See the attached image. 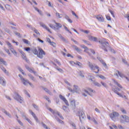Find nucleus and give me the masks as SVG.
<instances>
[{
  "label": "nucleus",
  "instance_id": "b1692460",
  "mask_svg": "<svg viewBox=\"0 0 129 129\" xmlns=\"http://www.w3.org/2000/svg\"><path fill=\"white\" fill-rule=\"evenodd\" d=\"M29 112H30L31 114L32 115V116L34 117V118L36 120V121H38V117H37V116L35 114V113L33 112L32 110H30Z\"/></svg>",
  "mask_w": 129,
  "mask_h": 129
},
{
  "label": "nucleus",
  "instance_id": "2eb2a0df",
  "mask_svg": "<svg viewBox=\"0 0 129 129\" xmlns=\"http://www.w3.org/2000/svg\"><path fill=\"white\" fill-rule=\"evenodd\" d=\"M52 64H53V65H54V66H55V67H54L55 69H56V70H57V71H58V72H60V73H64V71H63V70L60 68H59L58 66H57V64H56V63H54V62L52 61L51 62Z\"/></svg>",
  "mask_w": 129,
  "mask_h": 129
},
{
  "label": "nucleus",
  "instance_id": "c03bdc74",
  "mask_svg": "<svg viewBox=\"0 0 129 129\" xmlns=\"http://www.w3.org/2000/svg\"><path fill=\"white\" fill-rule=\"evenodd\" d=\"M76 65H78V66H79L80 67H82V63H81L80 62H77L76 63Z\"/></svg>",
  "mask_w": 129,
  "mask_h": 129
},
{
  "label": "nucleus",
  "instance_id": "e2e57ef3",
  "mask_svg": "<svg viewBox=\"0 0 129 129\" xmlns=\"http://www.w3.org/2000/svg\"><path fill=\"white\" fill-rule=\"evenodd\" d=\"M100 78H101V79H103L104 80L105 79V77L102 76V75H100L99 76Z\"/></svg>",
  "mask_w": 129,
  "mask_h": 129
},
{
  "label": "nucleus",
  "instance_id": "393cba45",
  "mask_svg": "<svg viewBox=\"0 0 129 129\" xmlns=\"http://www.w3.org/2000/svg\"><path fill=\"white\" fill-rule=\"evenodd\" d=\"M98 59L100 62H101V63L102 64V65H103V66H104L105 68H107V64H106V63H105V62H104V61L102 60L101 58H100V57H99Z\"/></svg>",
  "mask_w": 129,
  "mask_h": 129
},
{
  "label": "nucleus",
  "instance_id": "79ce46f5",
  "mask_svg": "<svg viewBox=\"0 0 129 129\" xmlns=\"http://www.w3.org/2000/svg\"><path fill=\"white\" fill-rule=\"evenodd\" d=\"M70 64L72 65V66H74V65H76V63L73 61H70Z\"/></svg>",
  "mask_w": 129,
  "mask_h": 129
},
{
  "label": "nucleus",
  "instance_id": "6ab92c4d",
  "mask_svg": "<svg viewBox=\"0 0 129 129\" xmlns=\"http://www.w3.org/2000/svg\"><path fill=\"white\" fill-rule=\"evenodd\" d=\"M70 105L73 108H75V107H76V101L75 99L72 100L70 101Z\"/></svg>",
  "mask_w": 129,
  "mask_h": 129
},
{
  "label": "nucleus",
  "instance_id": "052dcab7",
  "mask_svg": "<svg viewBox=\"0 0 129 129\" xmlns=\"http://www.w3.org/2000/svg\"><path fill=\"white\" fill-rule=\"evenodd\" d=\"M101 84H102V85H103V86H104V87H106V83L101 82Z\"/></svg>",
  "mask_w": 129,
  "mask_h": 129
},
{
  "label": "nucleus",
  "instance_id": "f3484780",
  "mask_svg": "<svg viewBox=\"0 0 129 129\" xmlns=\"http://www.w3.org/2000/svg\"><path fill=\"white\" fill-rule=\"evenodd\" d=\"M112 91H114L115 92V93L117 94V95H118L119 96H120L121 97V96H122L121 94L118 93V91H120V89H118V88H116L115 89L112 88Z\"/></svg>",
  "mask_w": 129,
  "mask_h": 129
},
{
  "label": "nucleus",
  "instance_id": "f704fd0d",
  "mask_svg": "<svg viewBox=\"0 0 129 129\" xmlns=\"http://www.w3.org/2000/svg\"><path fill=\"white\" fill-rule=\"evenodd\" d=\"M94 84L95 86H98V87H100V86H101V85L97 82H95Z\"/></svg>",
  "mask_w": 129,
  "mask_h": 129
},
{
  "label": "nucleus",
  "instance_id": "09e8293b",
  "mask_svg": "<svg viewBox=\"0 0 129 129\" xmlns=\"http://www.w3.org/2000/svg\"><path fill=\"white\" fill-rule=\"evenodd\" d=\"M50 44L51 45V46H53V47H56V43H55V42H51Z\"/></svg>",
  "mask_w": 129,
  "mask_h": 129
},
{
  "label": "nucleus",
  "instance_id": "ea45409f",
  "mask_svg": "<svg viewBox=\"0 0 129 129\" xmlns=\"http://www.w3.org/2000/svg\"><path fill=\"white\" fill-rule=\"evenodd\" d=\"M33 107H34V108H35V109H36V110H39V107L37 106V105L35 104H32Z\"/></svg>",
  "mask_w": 129,
  "mask_h": 129
},
{
  "label": "nucleus",
  "instance_id": "bf43d9fd",
  "mask_svg": "<svg viewBox=\"0 0 129 129\" xmlns=\"http://www.w3.org/2000/svg\"><path fill=\"white\" fill-rule=\"evenodd\" d=\"M87 117L89 120H91V116H90V115L87 114Z\"/></svg>",
  "mask_w": 129,
  "mask_h": 129
},
{
  "label": "nucleus",
  "instance_id": "39448f33",
  "mask_svg": "<svg viewBox=\"0 0 129 129\" xmlns=\"http://www.w3.org/2000/svg\"><path fill=\"white\" fill-rule=\"evenodd\" d=\"M99 43H100L103 45V46L102 47V49L103 50H104L106 52H107V49L106 48L108 47V45H109V43H108V42H105V38H102V40L99 41Z\"/></svg>",
  "mask_w": 129,
  "mask_h": 129
},
{
  "label": "nucleus",
  "instance_id": "423d86ee",
  "mask_svg": "<svg viewBox=\"0 0 129 129\" xmlns=\"http://www.w3.org/2000/svg\"><path fill=\"white\" fill-rule=\"evenodd\" d=\"M119 121H120V122H121V123L128 122L129 117L126 115H121L119 117Z\"/></svg>",
  "mask_w": 129,
  "mask_h": 129
},
{
  "label": "nucleus",
  "instance_id": "c9c22d12",
  "mask_svg": "<svg viewBox=\"0 0 129 129\" xmlns=\"http://www.w3.org/2000/svg\"><path fill=\"white\" fill-rule=\"evenodd\" d=\"M27 70H28V71H29V72L34 73V74H36V72H35V71H34L33 70H32V69H31V68H28L27 69Z\"/></svg>",
  "mask_w": 129,
  "mask_h": 129
},
{
  "label": "nucleus",
  "instance_id": "72a5a7b5",
  "mask_svg": "<svg viewBox=\"0 0 129 129\" xmlns=\"http://www.w3.org/2000/svg\"><path fill=\"white\" fill-rule=\"evenodd\" d=\"M120 111H121V112L122 113H123V114H126V110H125V109H124V108H120Z\"/></svg>",
  "mask_w": 129,
  "mask_h": 129
},
{
  "label": "nucleus",
  "instance_id": "680f3d73",
  "mask_svg": "<svg viewBox=\"0 0 129 129\" xmlns=\"http://www.w3.org/2000/svg\"><path fill=\"white\" fill-rule=\"evenodd\" d=\"M45 98L47 100V101H48V102H51V101L50 100V99L49 98V97H48L47 96H45Z\"/></svg>",
  "mask_w": 129,
  "mask_h": 129
},
{
  "label": "nucleus",
  "instance_id": "473e14b6",
  "mask_svg": "<svg viewBox=\"0 0 129 129\" xmlns=\"http://www.w3.org/2000/svg\"><path fill=\"white\" fill-rule=\"evenodd\" d=\"M43 90H45V92H47V93H48V94H51V92L50 91V90H49V89H48L47 88H44V87H42Z\"/></svg>",
  "mask_w": 129,
  "mask_h": 129
},
{
  "label": "nucleus",
  "instance_id": "6e6552de",
  "mask_svg": "<svg viewBox=\"0 0 129 129\" xmlns=\"http://www.w3.org/2000/svg\"><path fill=\"white\" fill-rule=\"evenodd\" d=\"M84 92H86V93L89 94V93H92L94 92V91L89 88H88L87 89L83 90L82 92V95H83V96L86 97L87 96V95H86V94L84 93Z\"/></svg>",
  "mask_w": 129,
  "mask_h": 129
},
{
  "label": "nucleus",
  "instance_id": "20e7f679",
  "mask_svg": "<svg viewBox=\"0 0 129 129\" xmlns=\"http://www.w3.org/2000/svg\"><path fill=\"white\" fill-rule=\"evenodd\" d=\"M81 47L84 49H85L84 52H85L86 53H87V54H88L89 55L91 56L92 54H93V55L95 54V51L94 49H88V47H86L84 45H81Z\"/></svg>",
  "mask_w": 129,
  "mask_h": 129
},
{
  "label": "nucleus",
  "instance_id": "f257e3e1",
  "mask_svg": "<svg viewBox=\"0 0 129 129\" xmlns=\"http://www.w3.org/2000/svg\"><path fill=\"white\" fill-rule=\"evenodd\" d=\"M32 52L34 55H37V57L40 59H43L44 56L46 55V52L41 47L38 48V51L36 48H34Z\"/></svg>",
  "mask_w": 129,
  "mask_h": 129
},
{
  "label": "nucleus",
  "instance_id": "7ed1b4c3",
  "mask_svg": "<svg viewBox=\"0 0 129 129\" xmlns=\"http://www.w3.org/2000/svg\"><path fill=\"white\" fill-rule=\"evenodd\" d=\"M89 67L92 71H94L95 73H98L99 72V67L98 66L93 64L92 63L89 62Z\"/></svg>",
  "mask_w": 129,
  "mask_h": 129
},
{
  "label": "nucleus",
  "instance_id": "aec40b11",
  "mask_svg": "<svg viewBox=\"0 0 129 129\" xmlns=\"http://www.w3.org/2000/svg\"><path fill=\"white\" fill-rule=\"evenodd\" d=\"M74 91L75 92H76V93H80L81 92V91L80 90V89L78 87V86L77 85H74Z\"/></svg>",
  "mask_w": 129,
  "mask_h": 129
},
{
  "label": "nucleus",
  "instance_id": "9d476101",
  "mask_svg": "<svg viewBox=\"0 0 129 129\" xmlns=\"http://www.w3.org/2000/svg\"><path fill=\"white\" fill-rule=\"evenodd\" d=\"M79 116L80 117V120L81 122H82L83 119L85 118V113L83 111H80L79 112Z\"/></svg>",
  "mask_w": 129,
  "mask_h": 129
},
{
  "label": "nucleus",
  "instance_id": "a878e982",
  "mask_svg": "<svg viewBox=\"0 0 129 129\" xmlns=\"http://www.w3.org/2000/svg\"><path fill=\"white\" fill-rule=\"evenodd\" d=\"M21 54H22V57L23 58V59H24V60H25V61L27 62L28 60V58H27V56H26V54L25 53V52H22Z\"/></svg>",
  "mask_w": 129,
  "mask_h": 129
},
{
  "label": "nucleus",
  "instance_id": "5701e85b",
  "mask_svg": "<svg viewBox=\"0 0 129 129\" xmlns=\"http://www.w3.org/2000/svg\"><path fill=\"white\" fill-rule=\"evenodd\" d=\"M89 40H90V41H93V42H96L97 41V38L90 36H89Z\"/></svg>",
  "mask_w": 129,
  "mask_h": 129
},
{
  "label": "nucleus",
  "instance_id": "6e6d98bb",
  "mask_svg": "<svg viewBox=\"0 0 129 129\" xmlns=\"http://www.w3.org/2000/svg\"><path fill=\"white\" fill-rule=\"evenodd\" d=\"M4 113H6V114L8 116L11 117V114L8 112L7 111H5Z\"/></svg>",
  "mask_w": 129,
  "mask_h": 129
},
{
  "label": "nucleus",
  "instance_id": "dca6fc26",
  "mask_svg": "<svg viewBox=\"0 0 129 129\" xmlns=\"http://www.w3.org/2000/svg\"><path fill=\"white\" fill-rule=\"evenodd\" d=\"M59 98H60L61 100H63L67 106H69V102H68V101L66 99L65 97L63 96L62 95H59Z\"/></svg>",
  "mask_w": 129,
  "mask_h": 129
},
{
  "label": "nucleus",
  "instance_id": "1a4fd4ad",
  "mask_svg": "<svg viewBox=\"0 0 129 129\" xmlns=\"http://www.w3.org/2000/svg\"><path fill=\"white\" fill-rule=\"evenodd\" d=\"M114 75H115V76H117V77H118V75H119V76H120V77H121V78H125V79L128 81H129L128 78H127V77H125V76H124V75H123L122 73L119 72V71H116V73L114 74Z\"/></svg>",
  "mask_w": 129,
  "mask_h": 129
},
{
  "label": "nucleus",
  "instance_id": "4be33fe9",
  "mask_svg": "<svg viewBox=\"0 0 129 129\" xmlns=\"http://www.w3.org/2000/svg\"><path fill=\"white\" fill-rule=\"evenodd\" d=\"M112 81H113V82H114V83L115 84H116V85H117V86H118V87H119L121 89H122V86H121V85H120L119 83H118V82H117V81H116L114 79H112Z\"/></svg>",
  "mask_w": 129,
  "mask_h": 129
},
{
  "label": "nucleus",
  "instance_id": "2f4dec72",
  "mask_svg": "<svg viewBox=\"0 0 129 129\" xmlns=\"http://www.w3.org/2000/svg\"><path fill=\"white\" fill-rule=\"evenodd\" d=\"M74 49L77 51L79 53H80V52H81V51H82V50L80 49V48H78V47L75 46H74Z\"/></svg>",
  "mask_w": 129,
  "mask_h": 129
},
{
  "label": "nucleus",
  "instance_id": "e433bc0d",
  "mask_svg": "<svg viewBox=\"0 0 129 129\" xmlns=\"http://www.w3.org/2000/svg\"><path fill=\"white\" fill-rule=\"evenodd\" d=\"M106 19L108 20V21H111V18L110 17V16L109 15H106Z\"/></svg>",
  "mask_w": 129,
  "mask_h": 129
},
{
  "label": "nucleus",
  "instance_id": "774afa93",
  "mask_svg": "<svg viewBox=\"0 0 129 129\" xmlns=\"http://www.w3.org/2000/svg\"><path fill=\"white\" fill-rule=\"evenodd\" d=\"M18 122H19V123L21 125H23V122H22V121H21V120H18Z\"/></svg>",
  "mask_w": 129,
  "mask_h": 129
},
{
  "label": "nucleus",
  "instance_id": "a211bd4d",
  "mask_svg": "<svg viewBox=\"0 0 129 129\" xmlns=\"http://www.w3.org/2000/svg\"><path fill=\"white\" fill-rule=\"evenodd\" d=\"M0 84H1L3 86H6L7 82L4 77H0Z\"/></svg>",
  "mask_w": 129,
  "mask_h": 129
},
{
  "label": "nucleus",
  "instance_id": "69168bd1",
  "mask_svg": "<svg viewBox=\"0 0 129 129\" xmlns=\"http://www.w3.org/2000/svg\"><path fill=\"white\" fill-rule=\"evenodd\" d=\"M56 16L57 17V18H59V19L61 18V16H60V14L58 13H56Z\"/></svg>",
  "mask_w": 129,
  "mask_h": 129
},
{
  "label": "nucleus",
  "instance_id": "3c124183",
  "mask_svg": "<svg viewBox=\"0 0 129 129\" xmlns=\"http://www.w3.org/2000/svg\"><path fill=\"white\" fill-rule=\"evenodd\" d=\"M64 28L65 29V30L67 31V32H69V33H70V34H72L71 32L70 31V30H69V29H68L67 27L64 26Z\"/></svg>",
  "mask_w": 129,
  "mask_h": 129
},
{
  "label": "nucleus",
  "instance_id": "49530a36",
  "mask_svg": "<svg viewBox=\"0 0 129 129\" xmlns=\"http://www.w3.org/2000/svg\"><path fill=\"white\" fill-rule=\"evenodd\" d=\"M23 41L24 43H25V44H29V40L25 39H23Z\"/></svg>",
  "mask_w": 129,
  "mask_h": 129
},
{
  "label": "nucleus",
  "instance_id": "4d7b16f0",
  "mask_svg": "<svg viewBox=\"0 0 129 129\" xmlns=\"http://www.w3.org/2000/svg\"><path fill=\"white\" fill-rule=\"evenodd\" d=\"M62 109H63V110L66 111V110L68 109V108L66 106H62Z\"/></svg>",
  "mask_w": 129,
  "mask_h": 129
},
{
  "label": "nucleus",
  "instance_id": "7c9ffc66",
  "mask_svg": "<svg viewBox=\"0 0 129 129\" xmlns=\"http://www.w3.org/2000/svg\"><path fill=\"white\" fill-rule=\"evenodd\" d=\"M53 63H57V64L59 66H61V62H60V61H59V60H58V59H54Z\"/></svg>",
  "mask_w": 129,
  "mask_h": 129
},
{
  "label": "nucleus",
  "instance_id": "f8f14e48",
  "mask_svg": "<svg viewBox=\"0 0 129 129\" xmlns=\"http://www.w3.org/2000/svg\"><path fill=\"white\" fill-rule=\"evenodd\" d=\"M39 24L40 25L41 27L43 28V29H45V30L48 31L49 33H50V34H52V32L50 30V28H49V27H48L46 25H45V24L42 22H40Z\"/></svg>",
  "mask_w": 129,
  "mask_h": 129
},
{
  "label": "nucleus",
  "instance_id": "a18cd8bd",
  "mask_svg": "<svg viewBox=\"0 0 129 129\" xmlns=\"http://www.w3.org/2000/svg\"><path fill=\"white\" fill-rule=\"evenodd\" d=\"M80 75L81 76V77H84V72H83V71H80Z\"/></svg>",
  "mask_w": 129,
  "mask_h": 129
},
{
  "label": "nucleus",
  "instance_id": "c85d7f7f",
  "mask_svg": "<svg viewBox=\"0 0 129 129\" xmlns=\"http://www.w3.org/2000/svg\"><path fill=\"white\" fill-rule=\"evenodd\" d=\"M34 9L35 10V11L38 12V13L39 14V15H40L41 16L43 15V13L42 12V11L39 10V9H38V8L34 7Z\"/></svg>",
  "mask_w": 129,
  "mask_h": 129
},
{
  "label": "nucleus",
  "instance_id": "412c9836",
  "mask_svg": "<svg viewBox=\"0 0 129 129\" xmlns=\"http://www.w3.org/2000/svg\"><path fill=\"white\" fill-rule=\"evenodd\" d=\"M2 64H3V65H5V66H7V65H8V63H7L6 60H5L4 58L0 57V65Z\"/></svg>",
  "mask_w": 129,
  "mask_h": 129
},
{
  "label": "nucleus",
  "instance_id": "9b49d317",
  "mask_svg": "<svg viewBox=\"0 0 129 129\" xmlns=\"http://www.w3.org/2000/svg\"><path fill=\"white\" fill-rule=\"evenodd\" d=\"M21 81L23 83L24 85H28L29 84L30 86H33V84L29 82V80L25 79L24 78H21Z\"/></svg>",
  "mask_w": 129,
  "mask_h": 129
},
{
  "label": "nucleus",
  "instance_id": "4468645a",
  "mask_svg": "<svg viewBox=\"0 0 129 129\" xmlns=\"http://www.w3.org/2000/svg\"><path fill=\"white\" fill-rule=\"evenodd\" d=\"M96 18L99 22H101V23H103L104 22V18L101 15H98L95 16Z\"/></svg>",
  "mask_w": 129,
  "mask_h": 129
},
{
  "label": "nucleus",
  "instance_id": "f03ea898",
  "mask_svg": "<svg viewBox=\"0 0 129 129\" xmlns=\"http://www.w3.org/2000/svg\"><path fill=\"white\" fill-rule=\"evenodd\" d=\"M50 28L55 30V31H58L60 28H62V25L59 23L56 22L55 21H52L49 24Z\"/></svg>",
  "mask_w": 129,
  "mask_h": 129
},
{
  "label": "nucleus",
  "instance_id": "5fc2aeb1",
  "mask_svg": "<svg viewBox=\"0 0 129 129\" xmlns=\"http://www.w3.org/2000/svg\"><path fill=\"white\" fill-rule=\"evenodd\" d=\"M81 32H83V33H85V34H88V33H89V31H88L87 30H81Z\"/></svg>",
  "mask_w": 129,
  "mask_h": 129
},
{
  "label": "nucleus",
  "instance_id": "58836bf2",
  "mask_svg": "<svg viewBox=\"0 0 129 129\" xmlns=\"http://www.w3.org/2000/svg\"><path fill=\"white\" fill-rule=\"evenodd\" d=\"M24 50L26 51V52H30L31 51V48L30 47H25Z\"/></svg>",
  "mask_w": 129,
  "mask_h": 129
},
{
  "label": "nucleus",
  "instance_id": "4c0bfd02",
  "mask_svg": "<svg viewBox=\"0 0 129 129\" xmlns=\"http://www.w3.org/2000/svg\"><path fill=\"white\" fill-rule=\"evenodd\" d=\"M28 76H29V77H30V78L31 79L33 80V81H35V78H34V77L33 76H32V75L29 74H28Z\"/></svg>",
  "mask_w": 129,
  "mask_h": 129
},
{
  "label": "nucleus",
  "instance_id": "bb28decb",
  "mask_svg": "<svg viewBox=\"0 0 129 129\" xmlns=\"http://www.w3.org/2000/svg\"><path fill=\"white\" fill-rule=\"evenodd\" d=\"M0 68H1V69H2V70L4 71L5 73H6V74H9V72L7 71V70L6 69V68H5V67H4V66H1Z\"/></svg>",
  "mask_w": 129,
  "mask_h": 129
},
{
  "label": "nucleus",
  "instance_id": "0e129e2a",
  "mask_svg": "<svg viewBox=\"0 0 129 129\" xmlns=\"http://www.w3.org/2000/svg\"><path fill=\"white\" fill-rule=\"evenodd\" d=\"M46 41H47V42H48L49 44L51 43V39H50V38H46Z\"/></svg>",
  "mask_w": 129,
  "mask_h": 129
},
{
  "label": "nucleus",
  "instance_id": "864d4df0",
  "mask_svg": "<svg viewBox=\"0 0 129 129\" xmlns=\"http://www.w3.org/2000/svg\"><path fill=\"white\" fill-rule=\"evenodd\" d=\"M34 33H35V34H36L37 35H40V33H39V32L38 31V30H37L36 29H34Z\"/></svg>",
  "mask_w": 129,
  "mask_h": 129
},
{
  "label": "nucleus",
  "instance_id": "a19ab883",
  "mask_svg": "<svg viewBox=\"0 0 129 129\" xmlns=\"http://www.w3.org/2000/svg\"><path fill=\"white\" fill-rule=\"evenodd\" d=\"M26 119L30 124L33 125V122H32V121H31L30 119L28 118H26Z\"/></svg>",
  "mask_w": 129,
  "mask_h": 129
},
{
  "label": "nucleus",
  "instance_id": "603ef678",
  "mask_svg": "<svg viewBox=\"0 0 129 129\" xmlns=\"http://www.w3.org/2000/svg\"><path fill=\"white\" fill-rule=\"evenodd\" d=\"M7 44L8 46H9L10 48H12V47H13V45H12V44H11V43H10V42L9 41L7 42Z\"/></svg>",
  "mask_w": 129,
  "mask_h": 129
},
{
  "label": "nucleus",
  "instance_id": "de8ad7c7",
  "mask_svg": "<svg viewBox=\"0 0 129 129\" xmlns=\"http://www.w3.org/2000/svg\"><path fill=\"white\" fill-rule=\"evenodd\" d=\"M56 120L59 123H64V121L60 120L59 118H56Z\"/></svg>",
  "mask_w": 129,
  "mask_h": 129
},
{
  "label": "nucleus",
  "instance_id": "c756f323",
  "mask_svg": "<svg viewBox=\"0 0 129 129\" xmlns=\"http://www.w3.org/2000/svg\"><path fill=\"white\" fill-rule=\"evenodd\" d=\"M5 8L8 11H11L12 10V7L9 5H5Z\"/></svg>",
  "mask_w": 129,
  "mask_h": 129
},
{
  "label": "nucleus",
  "instance_id": "ddd939ff",
  "mask_svg": "<svg viewBox=\"0 0 129 129\" xmlns=\"http://www.w3.org/2000/svg\"><path fill=\"white\" fill-rule=\"evenodd\" d=\"M15 99L19 101L20 103H24V99L21 97L18 94H17L15 96Z\"/></svg>",
  "mask_w": 129,
  "mask_h": 129
},
{
  "label": "nucleus",
  "instance_id": "cd10ccee",
  "mask_svg": "<svg viewBox=\"0 0 129 129\" xmlns=\"http://www.w3.org/2000/svg\"><path fill=\"white\" fill-rule=\"evenodd\" d=\"M34 9L35 10V11L38 12V13L39 14V15H40L41 16L43 15V13L42 12V11L39 10V9H38V8L34 7Z\"/></svg>",
  "mask_w": 129,
  "mask_h": 129
},
{
  "label": "nucleus",
  "instance_id": "13d9d810",
  "mask_svg": "<svg viewBox=\"0 0 129 129\" xmlns=\"http://www.w3.org/2000/svg\"><path fill=\"white\" fill-rule=\"evenodd\" d=\"M19 71H20V72H21V73L24 75V74H25V73H24V71L21 68H20L19 69Z\"/></svg>",
  "mask_w": 129,
  "mask_h": 129
},
{
  "label": "nucleus",
  "instance_id": "0eeeda50",
  "mask_svg": "<svg viewBox=\"0 0 129 129\" xmlns=\"http://www.w3.org/2000/svg\"><path fill=\"white\" fill-rule=\"evenodd\" d=\"M110 118L112 120H116V117L119 116V113L117 112H113L109 114Z\"/></svg>",
  "mask_w": 129,
  "mask_h": 129
},
{
  "label": "nucleus",
  "instance_id": "8fccbe9b",
  "mask_svg": "<svg viewBox=\"0 0 129 129\" xmlns=\"http://www.w3.org/2000/svg\"><path fill=\"white\" fill-rule=\"evenodd\" d=\"M11 50L12 52V53H13V54H17V51H16V50L14 49V48H12Z\"/></svg>",
  "mask_w": 129,
  "mask_h": 129
},
{
  "label": "nucleus",
  "instance_id": "338daca9",
  "mask_svg": "<svg viewBox=\"0 0 129 129\" xmlns=\"http://www.w3.org/2000/svg\"><path fill=\"white\" fill-rule=\"evenodd\" d=\"M5 51L9 54V55L11 54V53L10 52V50H9V49H5Z\"/></svg>",
  "mask_w": 129,
  "mask_h": 129
},
{
  "label": "nucleus",
  "instance_id": "37998d69",
  "mask_svg": "<svg viewBox=\"0 0 129 129\" xmlns=\"http://www.w3.org/2000/svg\"><path fill=\"white\" fill-rule=\"evenodd\" d=\"M109 13H110L111 15H112L113 18H115V16H114V14L113 13V11L109 10Z\"/></svg>",
  "mask_w": 129,
  "mask_h": 129
}]
</instances>
